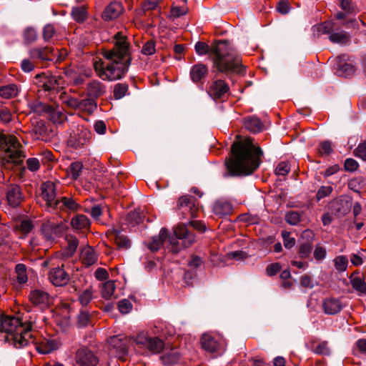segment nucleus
<instances>
[{"mask_svg":"<svg viewBox=\"0 0 366 366\" xmlns=\"http://www.w3.org/2000/svg\"><path fill=\"white\" fill-rule=\"evenodd\" d=\"M180 357V354L177 348H170L164 350L160 359L164 365H172L176 364Z\"/></svg>","mask_w":366,"mask_h":366,"instance_id":"nucleus-23","label":"nucleus"},{"mask_svg":"<svg viewBox=\"0 0 366 366\" xmlns=\"http://www.w3.org/2000/svg\"><path fill=\"white\" fill-rule=\"evenodd\" d=\"M6 198L9 204L15 207H17L21 199V194L19 187L13 185L8 189Z\"/></svg>","mask_w":366,"mask_h":366,"instance_id":"nucleus-30","label":"nucleus"},{"mask_svg":"<svg viewBox=\"0 0 366 366\" xmlns=\"http://www.w3.org/2000/svg\"><path fill=\"white\" fill-rule=\"evenodd\" d=\"M212 210L215 214L222 217L230 214L232 206L228 201L219 199L214 202Z\"/></svg>","mask_w":366,"mask_h":366,"instance_id":"nucleus-27","label":"nucleus"},{"mask_svg":"<svg viewBox=\"0 0 366 366\" xmlns=\"http://www.w3.org/2000/svg\"><path fill=\"white\" fill-rule=\"evenodd\" d=\"M327 252L325 247L320 246V244L316 245L313 255L314 258L317 261H321L326 257Z\"/></svg>","mask_w":366,"mask_h":366,"instance_id":"nucleus-57","label":"nucleus"},{"mask_svg":"<svg viewBox=\"0 0 366 366\" xmlns=\"http://www.w3.org/2000/svg\"><path fill=\"white\" fill-rule=\"evenodd\" d=\"M74 360L79 366H97L99 362L97 355L86 346L79 347L75 352Z\"/></svg>","mask_w":366,"mask_h":366,"instance_id":"nucleus-8","label":"nucleus"},{"mask_svg":"<svg viewBox=\"0 0 366 366\" xmlns=\"http://www.w3.org/2000/svg\"><path fill=\"white\" fill-rule=\"evenodd\" d=\"M80 258L84 264L89 267L94 264L97 260V256L94 249L89 246L82 249Z\"/></svg>","mask_w":366,"mask_h":366,"instance_id":"nucleus-28","label":"nucleus"},{"mask_svg":"<svg viewBox=\"0 0 366 366\" xmlns=\"http://www.w3.org/2000/svg\"><path fill=\"white\" fill-rule=\"evenodd\" d=\"M333 191V188L332 186H322L320 188L317 190L316 198L317 201H320V199L328 197L332 192Z\"/></svg>","mask_w":366,"mask_h":366,"instance_id":"nucleus-52","label":"nucleus"},{"mask_svg":"<svg viewBox=\"0 0 366 366\" xmlns=\"http://www.w3.org/2000/svg\"><path fill=\"white\" fill-rule=\"evenodd\" d=\"M83 166L82 164L79 162H75L71 164L69 167L70 169V174L73 179H76L82 170Z\"/></svg>","mask_w":366,"mask_h":366,"instance_id":"nucleus-50","label":"nucleus"},{"mask_svg":"<svg viewBox=\"0 0 366 366\" xmlns=\"http://www.w3.org/2000/svg\"><path fill=\"white\" fill-rule=\"evenodd\" d=\"M56 34V29L53 24H47L43 29V38L45 41H49Z\"/></svg>","mask_w":366,"mask_h":366,"instance_id":"nucleus-43","label":"nucleus"},{"mask_svg":"<svg viewBox=\"0 0 366 366\" xmlns=\"http://www.w3.org/2000/svg\"><path fill=\"white\" fill-rule=\"evenodd\" d=\"M114 46L103 51V59L95 61L94 67L103 80L116 81L122 79L131 64V49L127 38L122 32L114 36Z\"/></svg>","mask_w":366,"mask_h":366,"instance_id":"nucleus-1","label":"nucleus"},{"mask_svg":"<svg viewBox=\"0 0 366 366\" xmlns=\"http://www.w3.org/2000/svg\"><path fill=\"white\" fill-rule=\"evenodd\" d=\"M285 220L289 224L297 225L300 221V214L297 212H289L285 214Z\"/></svg>","mask_w":366,"mask_h":366,"instance_id":"nucleus-45","label":"nucleus"},{"mask_svg":"<svg viewBox=\"0 0 366 366\" xmlns=\"http://www.w3.org/2000/svg\"><path fill=\"white\" fill-rule=\"evenodd\" d=\"M122 11V6L118 2H112L108 5L102 13V19L110 21L117 18Z\"/></svg>","mask_w":366,"mask_h":366,"instance_id":"nucleus-26","label":"nucleus"},{"mask_svg":"<svg viewBox=\"0 0 366 366\" xmlns=\"http://www.w3.org/2000/svg\"><path fill=\"white\" fill-rule=\"evenodd\" d=\"M359 164L357 162L352 158H347L345 161L344 167L346 171L354 172L357 169Z\"/></svg>","mask_w":366,"mask_h":366,"instance_id":"nucleus-61","label":"nucleus"},{"mask_svg":"<svg viewBox=\"0 0 366 366\" xmlns=\"http://www.w3.org/2000/svg\"><path fill=\"white\" fill-rule=\"evenodd\" d=\"M160 0H145L144 3L142 6L143 13H146L148 11L154 10L158 7Z\"/></svg>","mask_w":366,"mask_h":366,"instance_id":"nucleus-54","label":"nucleus"},{"mask_svg":"<svg viewBox=\"0 0 366 366\" xmlns=\"http://www.w3.org/2000/svg\"><path fill=\"white\" fill-rule=\"evenodd\" d=\"M127 220L129 224H132V226L135 224H138L142 221V217L139 214V212L137 211L131 212L128 213L127 216Z\"/></svg>","mask_w":366,"mask_h":366,"instance_id":"nucleus-55","label":"nucleus"},{"mask_svg":"<svg viewBox=\"0 0 366 366\" xmlns=\"http://www.w3.org/2000/svg\"><path fill=\"white\" fill-rule=\"evenodd\" d=\"M136 343L147 349L153 354L159 353L164 348V342L157 337H149L147 334L139 333L136 337Z\"/></svg>","mask_w":366,"mask_h":366,"instance_id":"nucleus-9","label":"nucleus"},{"mask_svg":"<svg viewBox=\"0 0 366 366\" xmlns=\"http://www.w3.org/2000/svg\"><path fill=\"white\" fill-rule=\"evenodd\" d=\"M55 54V49L48 46L42 48H33L29 50L31 59H39L42 61H52Z\"/></svg>","mask_w":366,"mask_h":366,"instance_id":"nucleus-16","label":"nucleus"},{"mask_svg":"<svg viewBox=\"0 0 366 366\" xmlns=\"http://www.w3.org/2000/svg\"><path fill=\"white\" fill-rule=\"evenodd\" d=\"M16 280L20 284L26 283L28 280L26 267L23 264H18L16 266Z\"/></svg>","mask_w":366,"mask_h":366,"instance_id":"nucleus-41","label":"nucleus"},{"mask_svg":"<svg viewBox=\"0 0 366 366\" xmlns=\"http://www.w3.org/2000/svg\"><path fill=\"white\" fill-rule=\"evenodd\" d=\"M104 93L105 86L102 82L97 80H92L88 83L86 87V94L88 97H92L96 99Z\"/></svg>","mask_w":366,"mask_h":366,"instance_id":"nucleus-24","label":"nucleus"},{"mask_svg":"<svg viewBox=\"0 0 366 366\" xmlns=\"http://www.w3.org/2000/svg\"><path fill=\"white\" fill-rule=\"evenodd\" d=\"M32 325L23 323L19 317H1L0 319V335L16 348H22L29 345V338L32 337Z\"/></svg>","mask_w":366,"mask_h":366,"instance_id":"nucleus-4","label":"nucleus"},{"mask_svg":"<svg viewBox=\"0 0 366 366\" xmlns=\"http://www.w3.org/2000/svg\"><path fill=\"white\" fill-rule=\"evenodd\" d=\"M231 152L233 157L227 164L230 175H249L260 165L262 151L253 144L251 138L234 142Z\"/></svg>","mask_w":366,"mask_h":366,"instance_id":"nucleus-3","label":"nucleus"},{"mask_svg":"<svg viewBox=\"0 0 366 366\" xmlns=\"http://www.w3.org/2000/svg\"><path fill=\"white\" fill-rule=\"evenodd\" d=\"M92 137V134L90 130L86 128L81 127L78 129L76 134L71 136L69 144L74 149L81 148L90 142Z\"/></svg>","mask_w":366,"mask_h":366,"instance_id":"nucleus-12","label":"nucleus"},{"mask_svg":"<svg viewBox=\"0 0 366 366\" xmlns=\"http://www.w3.org/2000/svg\"><path fill=\"white\" fill-rule=\"evenodd\" d=\"M336 71L339 76H348L355 72L354 66L345 61H340L336 64Z\"/></svg>","mask_w":366,"mask_h":366,"instance_id":"nucleus-36","label":"nucleus"},{"mask_svg":"<svg viewBox=\"0 0 366 366\" xmlns=\"http://www.w3.org/2000/svg\"><path fill=\"white\" fill-rule=\"evenodd\" d=\"M24 39L29 42L34 41L37 38V32L33 28H27L24 31Z\"/></svg>","mask_w":366,"mask_h":366,"instance_id":"nucleus-64","label":"nucleus"},{"mask_svg":"<svg viewBox=\"0 0 366 366\" xmlns=\"http://www.w3.org/2000/svg\"><path fill=\"white\" fill-rule=\"evenodd\" d=\"M290 170L289 164L285 162H280L276 167L275 174L279 176L286 175Z\"/></svg>","mask_w":366,"mask_h":366,"instance_id":"nucleus-59","label":"nucleus"},{"mask_svg":"<svg viewBox=\"0 0 366 366\" xmlns=\"http://www.w3.org/2000/svg\"><path fill=\"white\" fill-rule=\"evenodd\" d=\"M194 49L199 55L209 54L214 67L218 72L229 76L241 74L244 71L240 56L227 41H218L212 48L204 42L198 41Z\"/></svg>","mask_w":366,"mask_h":366,"instance_id":"nucleus-2","label":"nucleus"},{"mask_svg":"<svg viewBox=\"0 0 366 366\" xmlns=\"http://www.w3.org/2000/svg\"><path fill=\"white\" fill-rule=\"evenodd\" d=\"M71 16L74 21L79 23L84 22L87 18V11L85 6L73 7Z\"/></svg>","mask_w":366,"mask_h":366,"instance_id":"nucleus-38","label":"nucleus"},{"mask_svg":"<svg viewBox=\"0 0 366 366\" xmlns=\"http://www.w3.org/2000/svg\"><path fill=\"white\" fill-rule=\"evenodd\" d=\"M366 141L363 143L359 144L357 148L354 150V154L355 157L366 160Z\"/></svg>","mask_w":366,"mask_h":366,"instance_id":"nucleus-60","label":"nucleus"},{"mask_svg":"<svg viewBox=\"0 0 366 366\" xmlns=\"http://www.w3.org/2000/svg\"><path fill=\"white\" fill-rule=\"evenodd\" d=\"M90 322V315L86 311H81L77 316V325L79 327H84Z\"/></svg>","mask_w":366,"mask_h":366,"instance_id":"nucleus-46","label":"nucleus"},{"mask_svg":"<svg viewBox=\"0 0 366 366\" xmlns=\"http://www.w3.org/2000/svg\"><path fill=\"white\" fill-rule=\"evenodd\" d=\"M1 148L11 162H16L24 157L21 150V144L12 135L3 134L0 138Z\"/></svg>","mask_w":366,"mask_h":366,"instance_id":"nucleus-6","label":"nucleus"},{"mask_svg":"<svg viewBox=\"0 0 366 366\" xmlns=\"http://www.w3.org/2000/svg\"><path fill=\"white\" fill-rule=\"evenodd\" d=\"M322 307L325 314L335 315L342 310L343 305L338 298L328 297L323 300Z\"/></svg>","mask_w":366,"mask_h":366,"instance_id":"nucleus-20","label":"nucleus"},{"mask_svg":"<svg viewBox=\"0 0 366 366\" xmlns=\"http://www.w3.org/2000/svg\"><path fill=\"white\" fill-rule=\"evenodd\" d=\"M207 92L214 100L221 99L228 94L229 86L224 80H215L212 83Z\"/></svg>","mask_w":366,"mask_h":366,"instance_id":"nucleus-15","label":"nucleus"},{"mask_svg":"<svg viewBox=\"0 0 366 366\" xmlns=\"http://www.w3.org/2000/svg\"><path fill=\"white\" fill-rule=\"evenodd\" d=\"M65 223L60 222L57 224H49L44 227L43 232L48 240H52L55 237L61 235L66 229Z\"/></svg>","mask_w":366,"mask_h":366,"instance_id":"nucleus-19","label":"nucleus"},{"mask_svg":"<svg viewBox=\"0 0 366 366\" xmlns=\"http://www.w3.org/2000/svg\"><path fill=\"white\" fill-rule=\"evenodd\" d=\"M177 210L179 215L183 219L196 217L198 212L196 199L189 195L180 197L178 201Z\"/></svg>","mask_w":366,"mask_h":366,"instance_id":"nucleus-7","label":"nucleus"},{"mask_svg":"<svg viewBox=\"0 0 366 366\" xmlns=\"http://www.w3.org/2000/svg\"><path fill=\"white\" fill-rule=\"evenodd\" d=\"M156 51L155 43L153 40L147 41L142 46V54L144 55H152Z\"/></svg>","mask_w":366,"mask_h":366,"instance_id":"nucleus-49","label":"nucleus"},{"mask_svg":"<svg viewBox=\"0 0 366 366\" xmlns=\"http://www.w3.org/2000/svg\"><path fill=\"white\" fill-rule=\"evenodd\" d=\"M312 250V245L310 242H305L299 247L298 253L300 257L307 258Z\"/></svg>","mask_w":366,"mask_h":366,"instance_id":"nucleus-48","label":"nucleus"},{"mask_svg":"<svg viewBox=\"0 0 366 366\" xmlns=\"http://www.w3.org/2000/svg\"><path fill=\"white\" fill-rule=\"evenodd\" d=\"M29 340V345L33 344L36 350L40 354H49L58 348L57 342L54 340L42 337L37 340L33 334L32 337Z\"/></svg>","mask_w":366,"mask_h":366,"instance_id":"nucleus-11","label":"nucleus"},{"mask_svg":"<svg viewBox=\"0 0 366 366\" xmlns=\"http://www.w3.org/2000/svg\"><path fill=\"white\" fill-rule=\"evenodd\" d=\"M81 205L70 197H62L55 202V205L51 211L59 209L65 212H76L79 210Z\"/></svg>","mask_w":366,"mask_h":366,"instance_id":"nucleus-17","label":"nucleus"},{"mask_svg":"<svg viewBox=\"0 0 366 366\" xmlns=\"http://www.w3.org/2000/svg\"><path fill=\"white\" fill-rule=\"evenodd\" d=\"M110 237L113 239L119 249H128L130 247V241L129 238L122 234L117 229H112L110 230Z\"/></svg>","mask_w":366,"mask_h":366,"instance_id":"nucleus-25","label":"nucleus"},{"mask_svg":"<svg viewBox=\"0 0 366 366\" xmlns=\"http://www.w3.org/2000/svg\"><path fill=\"white\" fill-rule=\"evenodd\" d=\"M313 350L316 354L319 355H327L330 354V350L326 342L318 344Z\"/></svg>","mask_w":366,"mask_h":366,"instance_id":"nucleus-63","label":"nucleus"},{"mask_svg":"<svg viewBox=\"0 0 366 366\" xmlns=\"http://www.w3.org/2000/svg\"><path fill=\"white\" fill-rule=\"evenodd\" d=\"M93 297V292L91 288H87L79 295V300L82 305H87Z\"/></svg>","mask_w":366,"mask_h":366,"instance_id":"nucleus-44","label":"nucleus"},{"mask_svg":"<svg viewBox=\"0 0 366 366\" xmlns=\"http://www.w3.org/2000/svg\"><path fill=\"white\" fill-rule=\"evenodd\" d=\"M41 197L46 202V208L49 211H51L55 205V202L58 200L56 198V186L52 182L48 181L41 185Z\"/></svg>","mask_w":366,"mask_h":366,"instance_id":"nucleus-13","label":"nucleus"},{"mask_svg":"<svg viewBox=\"0 0 366 366\" xmlns=\"http://www.w3.org/2000/svg\"><path fill=\"white\" fill-rule=\"evenodd\" d=\"M84 212L90 214L95 219H98L102 214V209L99 205H94L91 209L86 208Z\"/></svg>","mask_w":366,"mask_h":366,"instance_id":"nucleus-62","label":"nucleus"},{"mask_svg":"<svg viewBox=\"0 0 366 366\" xmlns=\"http://www.w3.org/2000/svg\"><path fill=\"white\" fill-rule=\"evenodd\" d=\"M50 282L56 287L65 285L69 281V275L61 267L53 268L49 274Z\"/></svg>","mask_w":366,"mask_h":366,"instance_id":"nucleus-18","label":"nucleus"},{"mask_svg":"<svg viewBox=\"0 0 366 366\" xmlns=\"http://www.w3.org/2000/svg\"><path fill=\"white\" fill-rule=\"evenodd\" d=\"M37 107H39L41 110L44 111L49 115L50 119L56 124L61 123L64 118V114L62 110L59 107H54L43 103H38Z\"/></svg>","mask_w":366,"mask_h":366,"instance_id":"nucleus-21","label":"nucleus"},{"mask_svg":"<svg viewBox=\"0 0 366 366\" xmlns=\"http://www.w3.org/2000/svg\"><path fill=\"white\" fill-rule=\"evenodd\" d=\"M244 126L251 132L257 133L262 130L263 125L259 119L255 117H249L245 119Z\"/></svg>","mask_w":366,"mask_h":366,"instance_id":"nucleus-35","label":"nucleus"},{"mask_svg":"<svg viewBox=\"0 0 366 366\" xmlns=\"http://www.w3.org/2000/svg\"><path fill=\"white\" fill-rule=\"evenodd\" d=\"M128 90V86L126 84L118 83L114 87V97L116 99L123 98Z\"/></svg>","mask_w":366,"mask_h":366,"instance_id":"nucleus-42","label":"nucleus"},{"mask_svg":"<svg viewBox=\"0 0 366 366\" xmlns=\"http://www.w3.org/2000/svg\"><path fill=\"white\" fill-rule=\"evenodd\" d=\"M334 265L336 270L342 272L347 270L348 266V259L346 256L339 255L334 260Z\"/></svg>","mask_w":366,"mask_h":366,"instance_id":"nucleus-40","label":"nucleus"},{"mask_svg":"<svg viewBox=\"0 0 366 366\" xmlns=\"http://www.w3.org/2000/svg\"><path fill=\"white\" fill-rule=\"evenodd\" d=\"M201 344L202 348L209 352H215L219 347L217 341L212 336L208 334H204L202 335L201 338Z\"/></svg>","mask_w":366,"mask_h":366,"instance_id":"nucleus-33","label":"nucleus"},{"mask_svg":"<svg viewBox=\"0 0 366 366\" xmlns=\"http://www.w3.org/2000/svg\"><path fill=\"white\" fill-rule=\"evenodd\" d=\"M19 89L14 84L0 86V96L5 99H11L17 96Z\"/></svg>","mask_w":366,"mask_h":366,"instance_id":"nucleus-34","label":"nucleus"},{"mask_svg":"<svg viewBox=\"0 0 366 366\" xmlns=\"http://www.w3.org/2000/svg\"><path fill=\"white\" fill-rule=\"evenodd\" d=\"M91 222L89 218L84 214H78L71 219V227L76 230L88 229L90 227Z\"/></svg>","mask_w":366,"mask_h":366,"instance_id":"nucleus-32","label":"nucleus"},{"mask_svg":"<svg viewBox=\"0 0 366 366\" xmlns=\"http://www.w3.org/2000/svg\"><path fill=\"white\" fill-rule=\"evenodd\" d=\"M207 74V68L202 64L194 65L190 70V78L194 83L200 81Z\"/></svg>","mask_w":366,"mask_h":366,"instance_id":"nucleus-29","label":"nucleus"},{"mask_svg":"<svg viewBox=\"0 0 366 366\" xmlns=\"http://www.w3.org/2000/svg\"><path fill=\"white\" fill-rule=\"evenodd\" d=\"M352 287L360 292L366 293V283L360 277L351 280Z\"/></svg>","mask_w":366,"mask_h":366,"instance_id":"nucleus-51","label":"nucleus"},{"mask_svg":"<svg viewBox=\"0 0 366 366\" xmlns=\"http://www.w3.org/2000/svg\"><path fill=\"white\" fill-rule=\"evenodd\" d=\"M329 39L332 43L344 44L349 41L348 34L342 30H334L332 29Z\"/></svg>","mask_w":366,"mask_h":366,"instance_id":"nucleus-37","label":"nucleus"},{"mask_svg":"<svg viewBox=\"0 0 366 366\" xmlns=\"http://www.w3.org/2000/svg\"><path fill=\"white\" fill-rule=\"evenodd\" d=\"M68 76L72 84L74 86L81 85L84 82L86 78L84 74H76L71 71L68 74Z\"/></svg>","mask_w":366,"mask_h":366,"instance_id":"nucleus-47","label":"nucleus"},{"mask_svg":"<svg viewBox=\"0 0 366 366\" xmlns=\"http://www.w3.org/2000/svg\"><path fill=\"white\" fill-rule=\"evenodd\" d=\"M167 239L169 242L172 252L178 253L182 249L190 247L195 242V236L188 230L185 224L175 227L172 235L169 234L167 229L162 228L159 234L153 237L147 247L152 252L158 251Z\"/></svg>","mask_w":366,"mask_h":366,"instance_id":"nucleus-5","label":"nucleus"},{"mask_svg":"<svg viewBox=\"0 0 366 366\" xmlns=\"http://www.w3.org/2000/svg\"><path fill=\"white\" fill-rule=\"evenodd\" d=\"M68 247L67 253L70 255L73 254L77 249L79 244V240L76 237L70 236L67 238Z\"/></svg>","mask_w":366,"mask_h":366,"instance_id":"nucleus-56","label":"nucleus"},{"mask_svg":"<svg viewBox=\"0 0 366 366\" xmlns=\"http://www.w3.org/2000/svg\"><path fill=\"white\" fill-rule=\"evenodd\" d=\"M128 343L129 340L126 337L115 335L109 339L108 347L114 350L112 355L122 357L127 354Z\"/></svg>","mask_w":366,"mask_h":366,"instance_id":"nucleus-10","label":"nucleus"},{"mask_svg":"<svg viewBox=\"0 0 366 366\" xmlns=\"http://www.w3.org/2000/svg\"><path fill=\"white\" fill-rule=\"evenodd\" d=\"M115 290V284L113 281H107L104 282L102 287L101 294L102 297L106 300H110L114 295Z\"/></svg>","mask_w":366,"mask_h":366,"instance_id":"nucleus-39","label":"nucleus"},{"mask_svg":"<svg viewBox=\"0 0 366 366\" xmlns=\"http://www.w3.org/2000/svg\"><path fill=\"white\" fill-rule=\"evenodd\" d=\"M97 108L96 99L92 97H86L79 100V110L92 114Z\"/></svg>","mask_w":366,"mask_h":366,"instance_id":"nucleus-31","label":"nucleus"},{"mask_svg":"<svg viewBox=\"0 0 366 366\" xmlns=\"http://www.w3.org/2000/svg\"><path fill=\"white\" fill-rule=\"evenodd\" d=\"M332 152L331 142L327 140L322 142L319 147V153L321 155H329Z\"/></svg>","mask_w":366,"mask_h":366,"instance_id":"nucleus-58","label":"nucleus"},{"mask_svg":"<svg viewBox=\"0 0 366 366\" xmlns=\"http://www.w3.org/2000/svg\"><path fill=\"white\" fill-rule=\"evenodd\" d=\"M29 300L34 305H46L50 303V295L42 290H34L29 294Z\"/></svg>","mask_w":366,"mask_h":366,"instance_id":"nucleus-22","label":"nucleus"},{"mask_svg":"<svg viewBox=\"0 0 366 366\" xmlns=\"http://www.w3.org/2000/svg\"><path fill=\"white\" fill-rule=\"evenodd\" d=\"M119 310L122 314H128L132 309V304L127 299L120 300L118 303Z\"/></svg>","mask_w":366,"mask_h":366,"instance_id":"nucleus-53","label":"nucleus"},{"mask_svg":"<svg viewBox=\"0 0 366 366\" xmlns=\"http://www.w3.org/2000/svg\"><path fill=\"white\" fill-rule=\"evenodd\" d=\"M41 79L39 86L42 87L45 91H58L62 87L63 80L61 77L44 74L41 76Z\"/></svg>","mask_w":366,"mask_h":366,"instance_id":"nucleus-14","label":"nucleus"}]
</instances>
